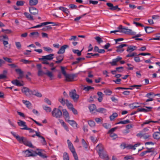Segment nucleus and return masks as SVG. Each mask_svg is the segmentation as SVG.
<instances>
[{
    "mask_svg": "<svg viewBox=\"0 0 160 160\" xmlns=\"http://www.w3.org/2000/svg\"><path fill=\"white\" fill-rule=\"evenodd\" d=\"M22 91L27 96L34 95L38 98H41L42 96V94L38 91L35 90H31L26 87H23Z\"/></svg>",
    "mask_w": 160,
    "mask_h": 160,
    "instance_id": "nucleus-1",
    "label": "nucleus"
},
{
    "mask_svg": "<svg viewBox=\"0 0 160 160\" xmlns=\"http://www.w3.org/2000/svg\"><path fill=\"white\" fill-rule=\"evenodd\" d=\"M104 147L102 144H98L96 147V150L100 158L105 160H108V156L103 151Z\"/></svg>",
    "mask_w": 160,
    "mask_h": 160,
    "instance_id": "nucleus-2",
    "label": "nucleus"
},
{
    "mask_svg": "<svg viewBox=\"0 0 160 160\" xmlns=\"http://www.w3.org/2000/svg\"><path fill=\"white\" fill-rule=\"evenodd\" d=\"M46 75L50 78V80L54 79V76L51 72L47 70L46 72H44L43 71L41 70H38V76H42L43 75Z\"/></svg>",
    "mask_w": 160,
    "mask_h": 160,
    "instance_id": "nucleus-3",
    "label": "nucleus"
},
{
    "mask_svg": "<svg viewBox=\"0 0 160 160\" xmlns=\"http://www.w3.org/2000/svg\"><path fill=\"white\" fill-rule=\"evenodd\" d=\"M53 117L56 118H60L62 116V112L59 108H55L52 112Z\"/></svg>",
    "mask_w": 160,
    "mask_h": 160,
    "instance_id": "nucleus-4",
    "label": "nucleus"
},
{
    "mask_svg": "<svg viewBox=\"0 0 160 160\" xmlns=\"http://www.w3.org/2000/svg\"><path fill=\"white\" fill-rule=\"evenodd\" d=\"M121 32L132 35H135L136 33V32L133 31L131 29L126 28L122 25H121Z\"/></svg>",
    "mask_w": 160,
    "mask_h": 160,
    "instance_id": "nucleus-5",
    "label": "nucleus"
},
{
    "mask_svg": "<svg viewBox=\"0 0 160 160\" xmlns=\"http://www.w3.org/2000/svg\"><path fill=\"white\" fill-rule=\"evenodd\" d=\"M69 95L74 102H77L79 98V95L76 94V91L75 89L73 90L70 91L69 93Z\"/></svg>",
    "mask_w": 160,
    "mask_h": 160,
    "instance_id": "nucleus-6",
    "label": "nucleus"
},
{
    "mask_svg": "<svg viewBox=\"0 0 160 160\" xmlns=\"http://www.w3.org/2000/svg\"><path fill=\"white\" fill-rule=\"evenodd\" d=\"M36 150L38 151L37 152V151H35L33 152V154L35 155L34 157H36L37 155H38L41 158H47V156L46 154H43L42 152V149L38 148Z\"/></svg>",
    "mask_w": 160,
    "mask_h": 160,
    "instance_id": "nucleus-7",
    "label": "nucleus"
},
{
    "mask_svg": "<svg viewBox=\"0 0 160 160\" xmlns=\"http://www.w3.org/2000/svg\"><path fill=\"white\" fill-rule=\"evenodd\" d=\"M11 133L16 138L20 143H23L26 138L23 137H21L19 135H16V133L13 132H11Z\"/></svg>",
    "mask_w": 160,
    "mask_h": 160,
    "instance_id": "nucleus-8",
    "label": "nucleus"
},
{
    "mask_svg": "<svg viewBox=\"0 0 160 160\" xmlns=\"http://www.w3.org/2000/svg\"><path fill=\"white\" fill-rule=\"evenodd\" d=\"M77 76L76 74H67L65 77L66 78L65 81L67 82H72L73 81V79Z\"/></svg>",
    "mask_w": 160,
    "mask_h": 160,
    "instance_id": "nucleus-9",
    "label": "nucleus"
},
{
    "mask_svg": "<svg viewBox=\"0 0 160 160\" xmlns=\"http://www.w3.org/2000/svg\"><path fill=\"white\" fill-rule=\"evenodd\" d=\"M148 153H150L149 155L147 156L149 157L153 156L154 157L157 154V152L156 150L154 148H148Z\"/></svg>",
    "mask_w": 160,
    "mask_h": 160,
    "instance_id": "nucleus-10",
    "label": "nucleus"
},
{
    "mask_svg": "<svg viewBox=\"0 0 160 160\" xmlns=\"http://www.w3.org/2000/svg\"><path fill=\"white\" fill-rule=\"evenodd\" d=\"M54 54H50L49 55L42 56V58H39V60H52L53 58Z\"/></svg>",
    "mask_w": 160,
    "mask_h": 160,
    "instance_id": "nucleus-11",
    "label": "nucleus"
},
{
    "mask_svg": "<svg viewBox=\"0 0 160 160\" xmlns=\"http://www.w3.org/2000/svg\"><path fill=\"white\" fill-rule=\"evenodd\" d=\"M29 10L30 14L33 15L38 14V10L33 7H29Z\"/></svg>",
    "mask_w": 160,
    "mask_h": 160,
    "instance_id": "nucleus-12",
    "label": "nucleus"
},
{
    "mask_svg": "<svg viewBox=\"0 0 160 160\" xmlns=\"http://www.w3.org/2000/svg\"><path fill=\"white\" fill-rule=\"evenodd\" d=\"M22 152L24 154V156L25 157L30 156L34 157L35 156V155L33 154V153L28 149L22 151Z\"/></svg>",
    "mask_w": 160,
    "mask_h": 160,
    "instance_id": "nucleus-13",
    "label": "nucleus"
},
{
    "mask_svg": "<svg viewBox=\"0 0 160 160\" xmlns=\"http://www.w3.org/2000/svg\"><path fill=\"white\" fill-rule=\"evenodd\" d=\"M68 47H69V46L68 45H64L62 46L57 52V53L58 54H62L64 53L65 52V49Z\"/></svg>",
    "mask_w": 160,
    "mask_h": 160,
    "instance_id": "nucleus-14",
    "label": "nucleus"
},
{
    "mask_svg": "<svg viewBox=\"0 0 160 160\" xmlns=\"http://www.w3.org/2000/svg\"><path fill=\"white\" fill-rule=\"evenodd\" d=\"M145 107L147 108V109L143 108H138V111L139 112H149L151 111V109L152 108L151 107H147L146 106Z\"/></svg>",
    "mask_w": 160,
    "mask_h": 160,
    "instance_id": "nucleus-15",
    "label": "nucleus"
},
{
    "mask_svg": "<svg viewBox=\"0 0 160 160\" xmlns=\"http://www.w3.org/2000/svg\"><path fill=\"white\" fill-rule=\"evenodd\" d=\"M121 148H122L123 149H124L125 148H127L128 149H132L134 150L136 149L135 148H134L133 145H129L126 146V144L124 143H122V144H121Z\"/></svg>",
    "mask_w": 160,
    "mask_h": 160,
    "instance_id": "nucleus-16",
    "label": "nucleus"
},
{
    "mask_svg": "<svg viewBox=\"0 0 160 160\" xmlns=\"http://www.w3.org/2000/svg\"><path fill=\"white\" fill-rule=\"evenodd\" d=\"M120 61V57L118 56L116 58L114 59L112 62H109L112 66H116L117 65V62Z\"/></svg>",
    "mask_w": 160,
    "mask_h": 160,
    "instance_id": "nucleus-17",
    "label": "nucleus"
},
{
    "mask_svg": "<svg viewBox=\"0 0 160 160\" xmlns=\"http://www.w3.org/2000/svg\"><path fill=\"white\" fill-rule=\"evenodd\" d=\"M62 111L65 120L67 121L70 118L69 114L66 109H63L62 110Z\"/></svg>",
    "mask_w": 160,
    "mask_h": 160,
    "instance_id": "nucleus-18",
    "label": "nucleus"
},
{
    "mask_svg": "<svg viewBox=\"0 0 160 160\" xmlns=\"http://www.w3.org/2000/svg\"><path fill=\"white\" fill-rule=\"evenodd\" d=\"M57 61L55 62V63L59 64L63 60L64 56L63 55H60L57 56L56 57Z\"/></svg>",
    "mask_w": 160,
    "mask_h": 160,
    "instance_id": "nucleus-19",
    "label": "nucleus"
},
{
    "mask_svg": "<svg viewBox=\"0 0 160 160\" xmlns=\"http://www.w3.org/2000/svg\"><path fill=\"white\" fill-rule=\"evenodd\" d=\"M15 71L19 74V77L18 78V79H22L23 77V72L20 68L16 69Z\"/></svg>",
    "mask_w": 160,
    "mask_h": 160,
    "instance_id": "nucleus-20",
    "label": "nucleus"
},
{
    "mask_svg": "<svg viewBox=\"0 0 160 160\" xmlns=\"http://www.w3.org/2000/svg\"><path fill=\"white\" fill-rule=\"evenodd\" d=\"M23 143L26 146L29 147L31 148H34V146L32 144L31 142L28 141L26 138H25Z\"/></svg>",
    "mask_w": 160,
    "mask_h": 160,
    "instance_id": "nucleus-21",
    "label": "nucleus"
},
{
    "mask_svg": "<svg viewBox=\"0 0 160 160\" xmlns=\"http://www.w3.org/2000/svg\"><path fill=\"white\" fill-rule=\"evenodd\" d=\"M11 82L13 84L18 86H23V84L21 83L17 79L12 80L11 81Z\"/></svg>",
    "mask_w": 160,
    "mask_h": 160,
    "instance_id": "nucleus-22",
    "label": "nucleus"
},
{
    "mask_svg": "<svg viewBox=\"0 0 160 160\" xmlns=\"http://www.w3.org/2000/svg\"><path fill=\"white\" fill-rule=\"evenodd\" d=\"M68 122L71 126L73 127H76L77 128V124L76 122L74 120H68L66 121Z\"/></svg>",
    "mask_w": 160,
    "mask_h": 160,
    "instance_id": "nucleus-23",
    "label": "nucleus"
},
{
    "mask_svg": "<svg viewBox=\"0 0 160 160\" xmlns=\"http://www.w3.org/2000/svg\"><path fill=\"white\" fill-rule=\"evenodd\" d=\"M129 106L130 108L132 109H133L140 106V104L138 102H134L130 104Z\"/></svg>",
    "mask_w": 160,
    "mask_h": 160,
    "instance_id": "nucleus-24",
    "label": "nucleus"
},
{
    "mask_svg": "<svg viewBox=\"0 0 160 160\" xmlns=\"http://www.w3.org/2000/svg\"><path fill=\"white\" fill-rule=\"evenodd\" d=\"M136 49V46L133 45H130L128 47L126 51L129 52H132V51L135 50Z\"/></svg>",
    "mask_w": 160,
    "mask_h": 160,
    "instance_id": "nucleus-25",
    "label": "nucleus"
},
{
    "mask_svg": "<svg viewBox=\"0 0 160 160\" xmlns=\"http://www.w3.org/2000/svg\"><path fill=\"white\" fill-rule=\"evenodd\" d=\"M93 52H98L100 53H103L105 52V51L104 49H99L98 46H95L94 48Z\"/></svg>",
    "mask_w": 160,
    "mask_h": 160,
    "instance_id": "nucleus-26",
    "label": "nucleus"
},
{
    "mask_svg": "<svg viewBox=\"0 0 160 160\" xmlns=\"http://www.w3.org/2000/svg\"><path fill=\"white\" fill-rule=\"evenodd\" d=\"M152 136L155 139H160V132H154Z\"/></svg>",
    "mask_w": 160,
    "mask_h": 160,
    "instance_id": "nucleus-27",
    "label": "nucleus"
},
{
    "mask_svg": "<svg viewBox=\"0 0 160 160\" xmlns=\"http://www.w3.org/2000/svg\"><path fill=\"white\" fill-rule=\"evenodd\" d=\"M38 2V0H29V4L31 6H35Z\"/></svg>",
    "mask_w": 160,
    "mask_h": 160,
    "instance_id": "nucleus-28",
    "label": "nucleus"
},
{
    "mask_svg": "<svg viewBox=\"0 0 160 160\" xmlns=\"http://www.w3.org/2000/svg\"><path fill=\"white\" fill-rule=\"evenodd\" d=\"M22 102L25 104L26 107L28 108H30L32 106L31 103L29 101L27 100H22Z\"/></svg>",
    "mask_w": 160,
    "mask_h": 160,
    "instance_id": "nucleus-29",
    "label": "nucleus"
},
{
    "mask_svg": "<svg viewBox=\"0 0 160 160\" xmlns=\"http://www.w3.org/2000/svg\"><path fill=\"white\" fill-rule=\"evenodd\" d=\"M24 15L25 17L28 19L29 20H33L34 19L33 18V17L29 14L27 12H25L24 13Z\"/></svg>",
    "mask_w": 160,
    "mask_h": 160,
    "instance_id": "nucleus-30",
    "label": "nucleus"
},
{
    "mask_svg": "<svg viewBox=\"0 0 160 160\" xmlns=\"http://www.w3.org/2000/svg\"><path fill=\"white\" fill-rule=\"evenodd\" d=\"M59 9L66 13L67 16L68 15L69 11L66 8L63 7H60L59 8Z\"/></svg>",
    "mask_w": 160,
    "mask_h": 160,
    "instance_id": "nucleus-31",
    "label": "nucleus"
},
{
    "mask_svg": "<svg viewBox=\"0 0 160 160\" xmlns=\"http://www.w3.org/2000/svg\"><path fill=\"white\" fill-rule=\"evenodd\" d=\"M146 32L147 33H150L152 31V28L150 27H145L144 28Z\"/></svg>",
    "mask_w": 160,
    "mask_h": 160,
    "instance_id": "nucleus-32",
    "label": "nucleus"
},
{
    "mask_svg": "<svg viewBox=\"0 0 160 160\" xmlns=\"http://www.w3.org/2000/svg\"><path fill=\"white\" fill-rule=\"evenodd\" d=\"M66 104L68 108L71 110L72 107H73L72 104L69 102L68 99L66 100Z\"/></svg>",
    "mask_w": 160,
    "mask_h": 160,
    "instance_id": "nucleus-33",
    "label": "nucleus"
},
{
    "mask_svg": "<svg viewBox=\"0 0 160 160\" xmlns=\"http://www.w3.org/2000/svg\"><path fill=\"white\" fill-rule=\"evenodd\" d=\"M43 108L47 112H49L51 111V108L50 107L47 106H43Z\"/></svg>",
    "mask_w": 160,
    "mask_h": 160,
    "instance_id": "nucleus-34",
    "label": "nucleus"
},
{
    "mask_svg": "<svg viewBox=\"0 0 160 160\" xmlns=\"http://www.w3.org/2000/svg\"><path fill=\"white\" fill-rule=\"evenodd\" d=\"M73 52L75 54H77L78 56H80L81 55V52L82 51V50L81 51H79L78 50H75V49H72V50Z\"/></svg>",
    "mask_w": 160,
    "mask_h": 160,
    "instance_id": "nucleus-35",
    "label": "nucleus"
},
{
    "mask_svg": "<svg viewBox=\"0 0 160 160\" xmlns=\"http://www.w3.org/2000/svg\"><path fill=\"white\" fill-rule=\"evenodd\" d=\"M60 68L61 69V72L62 74H63L64 76L65 77L67 75V73H66V71H65L66 68L65 67H64L62 66L60 67Z\"/></svg>",
    "mask_w": 160,
    "mask_h": 160,
    "instance_id": "nucleus-36",
    "label": "nucleus"
},
{
    "mask_svg": "<svg viewBox=\"0 0 160 160\" xmlns=\"http://www.w3.org/2000/svg\"><path fill=\"white\" fill-rule=\"evenodd\" d=\"M115 77L117 78L116 80H113V82H115L117 84H119L118 82H120V78H119L120 77V74H117L115 75Z\"/></svg>",
    "mask_w": 160,
    "mask_h": 160,
    "instance_id": "nucleus-37",
    "label": "nucleus"
},
{
    "mask_svg": "<svg viewBox=\"0 0 160 160\" xmlns=\"http://www.w3.org/2000/svg\"><path fill=\"white\" fill-rule=\"evenodd\" d=\"M96 111L100 113H104L106 111V109L104 108H101L96 109Z\"/></svg>",
    "mask_w": 160,
    "mask_h": 160,
    "instance_id": "nucleus-38",
    "label": "nucleus"
},
{
    "mask_svg": "<svg viewBox=\"0 0 160 160\" xmlns=\"http://www.w3.org/2000/svg\"><path fill=\"white\" fill-rule=\"evenodd\" d=\"M137 55H138L137 53L135 52H133L132 53L129 52V53L126 55V57H133L135 56H137Z\"/></svg>",
    "mask_w": 160,
    "mask_h": 160,
    "instance_id": "nucleus-39",
    "label": "nucleus"
},
{
    "mask_svg": "<svg viewBox=\"0 0 160 160\" xmlns=\"http://www.w3.org/2000/svg\"><path fill=\"white\" fill-rule=\"evenodd\" d=\"M89 108L90 111H92L96 109V107L95 104H92L89 106Z\"/></svg>",
    "mask_w": 160,
    "mask_h": 160,
    "instance_id": "nucleus-40",
    "label": "nucleus"
},
{
    "mask_svg": "<svg viewBox=\"0 0 160 160\" xmlns=\"http://www.w3.org/2000/svg\"><path fill=\"white\" fill-rule=\"evenodd\" d=\"M58 101L63 106H64L65 104H66V100H64L62 98H59L58 99Z\"/></svg>",
    "mask_w": 160,
    "mask_h": 160,
    "instance_id": "nucleus-41",
    "label": "nucleus"
},
{
    "mask_svg": "<svg viewBox=\"0 0 160 160\" xmlns=\"http://www.w3.org/2000/svg\"><path fill=\"white\" fill-rule=\"evenodd\" d=\"M63 158L64 160H69V156L66 152H64L63 154Z\"/></svg>",
    "mask_w": 160,
    "mask_h": 160,
    "instance_id": "nucleus-42",
    "label": "nucleus"
},
{
    "mask_svg": "<svg viewBox=\"0 0 160 160\" xmlns=\"http://www.w3.org/2000/svg\"><path fill=\"white\" fill-rule=\"evenodd\" d=\"M118 116V114L116 113H114L112 115L110 116V118L111 121L113 120L116 117Z\"/></svg>",
    "mask_w": 160,
    "mask_h": 160,
    "instance_id": "nucleus-43",
    "label": "nucleus"
},
{
    "mask_svg": "<svg viewBox=\"0 0 160 160\" xmlns=\"http://www.w3.org/2000/svg\"><path fill=\"white\" fill-rule=\"evenodd\" d=\"M88 124L91 127H94L95 126V122L92 120H89L88 121Z\"/></svg>",
    "mask_w": 160,
    "mask_h": 160,
    "instance_id": "nucleus-44",
    "label": "nucleus"
},
{
    "mask_svg": "<svg viewBox=\"0 0 160 160\" xmlns=\"http://www.w3.org/2000/svg\"><path fill=\"white\" fill-rule=\"evenodd\" d=\"M25 2L22 1H18L17 2L16 4L18 6H22L23 5Z\"/></svg>",
    "mask_w": 160,
    "mask_h": 160,
    "instance_id": "nucleus-45",
    "label": "nucleus"
},
{
    "mask_svg": "<svg viewBox=\"0 0 160 160\" xmlns=\"http://www.w3.org/2000/svg\"><path fill=\"white\" fill-rule=\"evenodd\" d=\"M94 89V88L90 86L85 87L84 88L83 90H85L86 91H88L90 89Z\"/></svg>",
    "mask_w": 160,
    "mask_h": 160,
    "instance_id": "nucleus-46",
    "label": "nucleus"
},
{
    "mask_svg": "<svg viewBox=\"0 0 160 160\" xmlns=\"http://www.w3.org/2000/svg\"><path fill=\"white\" fill-rule=\"evenodd\" d=\"M34 35H36V37H38L39 36V34L38 32H31L30 35V37H31V36H33Z\"/></svg>",
    "mask_w": 160,
    "mask_h": 160,
    "instance_id": "nucleus-47",
    "label": "nucleus"
},
{
    "mask_svg": "<svg viewBox=\"0 0 160 160\" xmlns=\"http://www.w3.org/2000/svg\"><path fill=\"white\" fill-rule=\"evenodd\" d=\"M20 61L21 62H23L24 64H29L31 63V62H32L31 61H29L28 60H26V59H22L20 60Z\"/></svg>",
    "mask_w": 160,
    "mask_h": 160,
    "instance_id": "nucleus-48",
    "label": "nucleus"
},
{
    "mask_svg": "<svg viewBox=\"0 0 160 160\" xmlns=\"http://www.w3.org/2000/svg\"><path fill=\"white\" fill-rule=\"evenodd\" d=\"M15 45L18 49L19 50L21 48V44L20 42H16Z\"/></svg>",
    "mask_w": 160,
    "mask_h": 160,
    "instance_id": "nucleus-49",
    "label": "nucleus"
},
{
    "mask_svg": "<svg viewBox=\"0 0 160 160\" xmlns=\"http://www.w3.org/2000/svg\"><path fill=\"white\" fill-rule=\"evenodd\" d=\"M95 39L97 40V41L99 43H100L102 42H103V41L102 40L101 38L99 36L95 37Z\"/></svg>",
    "mask_w": 160,
    "mask_h": 160,
    "instance_id": "nucleus-50",
    "label": "nucleus"
},
{
    "mask_svg": "<svg viewBox=\"0 0 160 160\" xmlns=\"http://www.w3.org/2000/svg\"><path fill=\"white\" fill-rule=\"evenodd\" d=\"M19 122H18L17 123L18 126H23L24 124H26V122L22 120H19Z\"/></svg>",
    "mask_w": 160,
    "mask_h": 160,
    "instance_id": "nucleus-51",
    "label": "nucleus"
},
{
    "mask_svg": "<svg viewBox=\"0 0 160 160\" xmlns=\"http://www.w3.org/2000/svg\"><path fill=\"white\" fill-rule=\"evenodd\" d=\"M117 128V127H115L114 128H113L109 130L108 132L107 133L108 134H111L112 133H113V132L115 131L116 130Z\"/></svg>",
    "mask_w": 160,
    "mask_h": 160,
    "instance_id": "nucleus-52",
    "label": "nucleus"
},
{
    "mask_svg": "<svg viewBox=\"0 0 160 160\" xmlns=\"http://www.w3.org/2000/svg\"><path fill=\"white\" fill-rule=\"evenodd\" d=\"M108 7H109V9L111 10L112 11V10L113 9V5L110 2H107L106 3Z\"/></svg>",
    "mask_w": 160,
    "mask_h": 160,
    "instance_id": "nucleus-53",
    "label": "nucleus"
},
{
    "mask_svg": "<svg viewBox=\"0 0 160 160\" xmlns=\"http://www.w3.org/2000/svg\"><path fill=\"white\" fill-rule=\"evenodd\" d=\"M110 136L112 138V139L113 140H115L116 138H118L117 135L114 133H112L110 134Z\"/></svg>",
    "mask_w": 160,
    "mask_h": 160,
    "instance_id": "nucleus-54",
    "label": "nucleus"
},
{
    "mask_svg": "<svg viewBox=\"0 0 160 160\" xmlns=\"http://www.w3.org/2000/svg\"><path fill=\"white\" fill-rule=\"evenodd\" d=\"M104 92L107 95H110L111 94L112 92L109 90L107 89L104 91Z\"/></svg>",
    "mask_w": 160,
    "mask_h": 160,
    "instance_id": "nucleus-55",
    "label": "nucleus"
},
{
    "mask_svg": "<svg viewBox=\"0 0 160 160\" xmlns=\"http://www.w3.org/2000/svg\"><path fill=\"white\" fill-rule=\"evenodd\" d=\"M133 159V157L131 155H127L125 156L124 158V160H128L130 159Z\"/></svg>",
    "mask_w": 160,
    "mask_h": 160,
    "instance_id": "nucleus-56",
    "label": "nucleus"
},
{
    "mask_svg": "<svg viewBox=\"0 0 160 160\" xmlns=\"http://www.w3.org/2000/svg\"><path fill=\"white\" fill-rule=\"evenodd\" d=\"M51 23H55L54 22H43L41 23V27L46 25L48 24H51Z\"/></svg>",
    "mask_w": 160,
    "mask_h": 160,
    "instance_id": "nucleus-57",
    "label": "nucleus"
},
{
    "mask_svg": "<svg viewBox=\"0 0 160 160\" xmlns=\"http://www.w3.org/2000/svg\"><path fill=\"white\" fill-rule=\"evenodd\" d=\"M89 4H92L94 5H96L98 3V1H93V0H89Z\"/></svg>",
    "mask_w": 160,
    "mask_h": 160,
    "instance_id": "nucleus-58",
    "label": "nucleus"
},
{
    "mask_svg": "<svg viewBox=\"0 0 160 160\" xmlns=\"http://www.w3.org/2000/svg\"><path fill=\"white\" fill-rule=\"evenodd\" d=\"M148 153V148H147V150L141 152L139 156H140V157H142V156H144V155H146Z\"/></svg>",
    "mask_w": 160,
    "mask_h": 160,
    "instance_id": "nucleus-59",
    "label": "nucleus"
},
{
    "mask_svg": "<svg viewBox=\"0 0 160 160\" xmlns=\"http://www.w3.org/2000/svg\"><path fill=\"white\" fill-rule=\"evenodd\" d=\"M3 58L6 61L9 63L12 62V59L7 57H3Z\"/></svg>",
    "mask_w": 160,
    "mask_h": 160,
    "instance_id": "nucleus-60",
    "label": "nucleus"
},
{
    "mask_svg": "<svg viewBox=\"0 0 160 160\" xmlns=\"http://www.w3.org/2000/svg\"><path fill=\"white\" fill-rule=\"evenodd\" d=\"M44 102L49 105H51V101L47 98H45L44 99Z\"/></svg>",
    "mask_w": 160,
    "mask_h": 160,
    "instance_id": "nucleus-61",
    "label": "nucleus"
},
{
    "mask_svg": "<svg viewBox=\"0 0 160 160\" xmlns=\"http://www.w3.org/2000/svg\"><path fill=\"white\" fill-rule=\"evenodd\" d=\"M160 39V34H158L155 38H151L150 40H159Z\"/></svg>",
    "mask_w": 160,
    "mask_h": 160,
    "instance_id": "nucleus-62",
    "label": "nucleus"
},
{
    "mask_svg": "<svg viewBox=\"0 0 160 160\" xmlns=\"http://www.w3.org/2000/svg\"><path fill=\"white\" fill-rule=\"evenodd\" d=\"M130 122L129 120H126L124 121H121V124H125L129 123Z\"/></svg>",
    "mask_w": 160,
    "mask_h": 160,
    "instance_id": "nucleus-63",
    "label": "nucleus"
},
{
    "mask_svg": "<svg viewBox=\"0 0 160 160\" xmlns=\"http://www.w3.org/2000/svg\"><path fill=\"white\" fill-rule=\"evenodd\" d=\"M6 78H7V77L6 75L4 74H0V80Z\"/></svg>",
    "mask_w": 160,
    "mask_h": 160,
    "instance_id": "nucleus-64",
    "label": "nucleus"
}]
</instances>
